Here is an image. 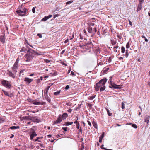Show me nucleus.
I'll return each mask as SVG.
<instances>
[{"mask_svg": "<svg viewBox=\"0 0 150 150\" xmlns=\"http://www.w3.org/2000/svg\"><path fill=\"white\" fill-rule=\"evenodd\" d=\"M122 109L125 108V104L123 102L122 103Z\"/></svg>", "mask_w": 150, "mask_h": 150, "instance_id": "nucleus-42", "label": "nucleus"}, {"mask_svg": "<svg viewBox=\"0 0 150 150\" xmlns=\"http://www.w3.org/2000/svg\"><path fill=\"white\" fill-rule=\"evenodd\" d=\"M142 8V5L141 4H139L137 8V11H138L140 10Z\"/></svg>", "mask_w": 150, "mask_h": 150, "instance_id": "nucleus-24", "label": "nucleus"}, {"mask_svg": "<svg viewBox=\"0 0 150 150\" xmlns=\"http://www.w3.org/2000/svg\"><path fill=\"white\" fill-rule=\"evenodd\" d=\"M40 103L41 105H45V102H40Z\"/></svg>", "mask_w": 150, "mask_h": 150, "instance_id": "nucleus-54", "label": "nucleus"}, {"mask_svg": "<svg viewBox=\"0 0 150 150\" xmlns=\"http://www.w3.org/2000/svg\"><path fill=\"white\" fill-rule=\"evenodd\" d=\"M2 85L8 89H10L11 87L9 82L7 80H3L1 82Z\"/></svg>", "mask_w": 150, "mask_h": 150, "instance_id": "nucleus-5", "label": "nucleus"}, {"mask_svg": "<svg viewBox=\"0 0 150 150\" xmlns=\"http://www.w3.org/2000/svg\"><path fill=\"white\" fill-rule=\"evenodd\" d=\"M69 41V40L68 39H67L64 41V43H67V42H68Z\"/></svg>", "mask_w": 150, "mask_h": 150, "instance_id": "nucleus-63", "label": "nucleus"}, {"mask_svg": "<svg viewBox=\"0 0 150 150\" xmlns=\"http://www.w3.org/2000/svg\"><path fill=\"white\" fill-rule=\"evenodd\" d=\"M27 9L24 7L21 8L16 11L17 13L21 16H24L25 15L27 12Z\"/></svg>", "mask_w": 150, "mask_h": 150, "instance_id": "nucleus-4", "label": "nucleus"}, {"mask_svg": "<svg viewBox=\"0 0 150 150\" xmlns=\"http://www.w3.org/2000/svg\"><path fill=\"white\" fill-rule=\"evenodd\" d=\"M73 2V0H71L69 1H67L66 3L67 5H68L72 3Z\"/></svg>", "mask_w": 150, "mask_h": 150, "instance_id": "nucleus-36", "label": "nucleus"}, {"mask_svg": "<svg viewBox=\"0 0 150 150\" xmlns=\"http://www.w3.org/2000/svg\"><path fill=\"white\" fill-rule=\"evenodd\" d=\"M24 71V69L22 70H21L20 71V74H21L23 73V72Z\"/></svg>", "mask_w": 150, "mask_h": 150, "instance_id": "nucleus-60", "label": "nucleus"}, {"mask_svg": "<svg viewBox=\"0 0 150 150\" xmlns=\"http://www.w3.org/2000/svg\"><path fill=\"white\" fill-rule=\"evenodd\" d=\"M35 8L36 7H34L32 9V12L33 13H35Z\"/></svg>", "mask_w": 150, "mask_h": 150, "instance_id": "nucleus-49", "label": "nucleus"}, {"mask_svg": "<svg viewBox=\"0 0 150 150\" xmlns=\"http://www.w3.org/2000/svg\"><path fill=\"white\" fill-rule=\"evenodd\" d=\"M48 19V17L47 16H45L42 19V21H45Z\"/></svg>", "mask_w": 150, "mask_h": 150, "instance_id": "nucleus-33", "label": "nucleus"}, {"mask_svg": "<svg viewBox=\"0 0 150 150\" xmlns=\"http://www.w3.org/2000/svg\"><path fill=\"white\" fill-rule=\"evenodd\" d=\"M130 33L132 35H134L135 34V31L134 30H132L130 31Z\"/></svg>", "mask_w": 150, "mask_h": 150, "instance_id": "nucleus-34", "label": "nucleus"}, {"mask_svg": "<svg viewBox=\"0 0 150 150\" xmlns=\"http://www.w3.org/2000/svg\"><path fill=\"white\" fill-rule=\"evenodd\" d=\"M34 53L35 54H36L38 55H41L43 54V53L42 52H37V51H36L35 50Z\"/></svg>", "mask_w": 150, "mask_h": 150, "instance_id": "nucleus-22", "label": "nucleus"}, {"mask_svg": "<svg viewBox=\"0 0 150 150\" xmlns=\"http://www.w3.org/2000/svg\"><path fill=\"white\" fill-rule=\"evenodd\" d=\"M5 122V120L3 118L0 117V124Z\"/></svg>", "mask_w": 150, "mask_h": 150, "instance_id": "nucleus-31", "label": "nucleus"}, {"mask_svg": "<svg viewBox=\"0 0 150 150\" xmlns=\"http://www.w3.org/2000/svg\"><path fill=\"white\" fill-rule=\"evenodd\" d=\"M88 31L89 33H91L93 32V29L91 27H89L88 29Z\"/></svg>", "mask_w": 150, "mask_h": 150, "instance_id": "nucleus-21", "label": "nucleus"}, {"mask_svg": "<svg viewBox=\"0 0 150 150\" xmlns=\"http://www.w3.org/2000/svg\"><path fill=\"white\" fill-rule=\"evenodd\" d=\"M19 58H18L17 59L15 62L14 64L18 66V62L19 61Z\"/></svg>", "mask_w": 150, "mask_h": 150, "instance_id": "nucleus-25", "label": "nucleus"}, {"mask_svg": "<svg viewBox=\"0 0 150 150\" xmlns=\"http://www.w3.org/2000/svg\"><path fill=\"white\" fill-rule=\"evenodd\" d=\"M33 104L34 105H40V102L38 101L36 99L34 100V101H33Z\"/></svg>", "mask_w": 150, "mask_h": 150, "instance_id": "nucleus-17", "label": "nucleus"}, {"mask_svg": "<svg viewBox=\"0 0 150 150\" xmlns=\"http://www.w3.org/2000/svg\"><path fill=\"white\" fill-rule=\"evenodd\" d=\"M62 119L61 117V115H59L57 120L55 122L56 124H58L60 123L62 121Z\"/></svg>", "mask_w": 150, "mask_h": 150, "instance_id": "nucleus-10", "label": "nucleus"}, {"mask_svg": "<svg viewBox=\"0 0 150 150\" xmlns=\"http://www.w3.org/2000/svg\"><path fill=\"white\" fill-rule=\"evenodd\" d=\"M2 91L3 92L4 94L5 95L10 97H11L12 95V94L9 93L7 91L3 90H2Z\"/></svg>", "mask_w": 150, "mask_h": 150, "instance_id": "nucleus-13", "label": "nucleus"}, {"mask_svg": "<svg viewBox=\"0 0 150 150\" xmlns=\"http://www.w3.org/2000/svg\"><path fill=\"white\" fill-rule=\"evenodd\" d=\"M121 52L122 53H124L125 52V47L122 46L121 47Z\"/></svg>", "mask_w": 150, "mask_h": 150, "instance_id": "nucleus-30", "label": "nucleus"}, {"mask_svg": "<svg viewBox=\"0 0 150 150\" xmlns=\"http://www.w3.org/2000/svg\"><path fill=\"white\" fill-rule=\"evenodd\" d=\"M29 119L32 121L35 122L39 123L40 120L35 117H30Z\"/></svg>", "mask_w": 150, "mask_h": 150, "instance_id": "nucleus-8", "label": "nucleus"}, {"mask_svg": "<svg viewBox=\"0 0 150 150\" xmlns=\"http://www.w3.org/2000/svg\"><path fill=\"white\" fill-rule=\"evenodd\" d=\"M45 61L46 63H49L50 62V61L48 59H45Z\"/></svg>", "mask_w": 150, "mask_h": 150, "instance_id": "nucleus-59", "label": "nucleus"}, {"mask_svg": "<svg viewBox=\"0 0 150 150\" xmlns=\"http://www.w3.org/2000/svg\"><path fill=\"white\" fill-rule=\"evenodd\" d=\"M84 149V146L82 144L81 145V147L79 149V150H83Z\"/></svg>", "mask_w": 150, "mask_h": 150, "instance_id": "nucleus-47", "label": "nucleus"}, {"mask_svg": "<svg viewBox=\"0 0 150 150\" xmlns=\"http://www.w3.org/2000/svg\"><path fill=\"white\" fill-rule=\"evenodd\" d=\"M30 51L27 53L24 56V60L26 62H30L32 61L35 56L34 53L35 50L33 49H30Z\"/></svg>", "mask_w": 150, "mask_h": 150, "instance_id": "nucleus-2", "label": "nucleus"}, {"mask_svg": "<svg viewBox=\"0 0 150 150\" xmlns=\"http://www.w3.org/2000/svg\"><path fill=\"white\" fill-rule=\"evenodd\" d=\"M109 88L115 89H120L121 88L120 85H117L113 83V84H111V86H109Z\"/></svg>", "mask_w": 150, "mask_h": 150, "instance_id": "nucleus-7", "label": "nucleus"}, {"mask_svg": "<svg viewBox=\"0 0 150 150\" xmlns=\"http://www.w3.org/2000/svg\"><path fill=\"white\" fill-rule=\"evenodd\" d=\"M19 128H20L19 126H11V127H10V129L12 130L13 129H19Z\"/></svg>", "mask_w": 150, "mask_h": 150, "instance_id": "nucleus-20", "label": "nucleus"}, {"mask_svg": "<svg viewBox=\"0 0 150 150\" xmlns=\"http://www.w3.org/2000/svg\"><path fill=\"white\" fill-rule=\"evenodd\" d=\"M61 93V90L55 92L54 93V95L57 96L59 94Z\"/></svg>", "mask_w": 150, "mask_h": 150, "instance_id": "nucleus-27", "label": "nucleus"}, {"mask_svg": "<svg viewBox=\"0 0 150 150\" xmlns=\"http://www.w3.org/2000/svg\"><path fill=\"white\" fill-rule=\"evenodd\" d=\"M18 66L14 64L11 67V71L7 70V74L10 77L14 79L16 77V75L17 72V70L18 68Z\"/></svg>", "mask_w": 150, "mask_h": 150, "instance_id": "nucleus-3", "label": "nucleus"}, {"mask_svg": "<svg viewBox=\"0 0 150 150\" xmlns=\"http://www.w3.org/2000/svg\"><path fill=\"white\" fill-rule=\"evenodd\" d=\"M111 43L112 45L116 44L117 43V41L114 40H111Z\"/></svg>", "mask_w": 150, "mask_h": 150, "instance_id": "nucleus-23", "label": "nucleus"}, {"mask_svg": "<svg viewBox=\"0 0 150 150\" xmlns=\"http://www.w3.org/2000/svg\"><path fill=\"white\" fill-rule=\"evenodd\" d=\"M117 37L119 38V39H121L122 38V37L121 35H117Z\"/></svg>", "mask_w": 150, "mask_h": 150, "instance_id": "nucleus-51", "label": "nucleus"}, {"mask_svg": "<svg viewBox=\"0 0 150 150\" xmlns=\"http://www.w3.org/2000/svg\"><path fill=\"white\" fill-rule=\"evenodd\" d=\"M129 24L131 26H132V22L130 21L129 20Z\"/></svg>", "mask_w": 150, "mask_h": 150, "instance_id": "nucleus-62", "label": "nucleus"}, {"mask_svg": "<svg viewBox=\"0 0 150 150\" xmlns=\"http://www.w3.org/2000/svg\"><path fill=\"white\" fill-rule=\"evenodd\" d=\"M132 127L134 128H135V129H136L137 128V125L135 124H133L132 125Z\"/></svg>", "mask_w": 150, "mask_h": 150, "instance_id": "nucleus-38", "label": "nucleus"}, {"mask_svg": "<svg viewBox=\"0 0 150 150\" xmlns=\"http://www.w3.org/2000/svg\"><path fill=\"white\" fill-rule=\"evenodd\" d=\"M45 99L49 103L51 101V99L49 97L48 95H45Z\"/></svg>", "mask_w": 150, "mask_h": 150, "instance_id": "nucleus-18", "label": "nucleus"}, {"mask_svg": "<svg viewBox=\"0 0 150 150\" xmlns=\"http://www.w3.org/2000/svg\"><path fill=\"white\" fill-rule=\"evenodd\" d=\"M67 127L62 128V129L65 132L67 131Z\"/></svg>", "mask_w": 150, "mask_h": 150, "instance_id": "nucleus-46", "label": "nucleus"}, {"mask_svg": "<svg viewBox=\"0 0 150 150\" xmlns=\"http://www.w3.org/2000/svg\"><path fill=\"white\" fill-rule=\"evenodd\" d=\"M109 69V68H107L105 70L103 71V73H105Z\"/></svg>", "mask_w": 150, "mask_h": 150, "instance_id": "nucleus-48", "label": "nucleus"}, {"mask_svg": "<svg viewBox=\"0 0 150 150\" xmlns=\"http://www.w3.org/2000/svg\"><path fill=\"white\" fill-rule=\"evenodd\" d=\"M119 48V46L118 45V43L116 44V45L113 47V49H117Z\"/></svg>", "mask_w": 150, "mask_h": 150, "instance_id": "nucleus-40", "label": "nucleus"}, {"mask_svg": "<svg viewBox=\"0 0 150 150\" xmlns=\"http://www.w3.org/2000/svg\"><path fill=\"white\" fill-rule=\"evenodd\" d=\"M68 117V115L67 113H64L61 115V117L63 120L65 119Z\"/></svg>", "mask_w": 150, "mask_h": 150, "instance_id": "nucleus-14", "label": "nucleus"}, {"mask_svg": "<svg viewBox=\"0 0 150 150\" xmlns=\"http://www.w3.org/2000/svg\"><path fill=\"white\" fill-rule=\"evenodd\" d=\"M150 116L149 115H146L144 118V122H146L148 124L150 120Z\"/></svg>", "mask_w": 150, "mask_h": 150, "instance_id": "nucleus-11", "label": "nucleus"}, {"mask_svg": "<svg viewBox=\"0 0 150 150\" xmlns=\"http://www.w3.org/2000/svg\"><path fill=\"white\" fill-rule=\"evenodd\" d=\"M76 117V118H77V119H76L75 121H74V123L76 124H76H77V123H79V122H78V121H77V120H78V117Z\"/></svg>", "mask_w": 150, "mask_h": 150, "instance_id": "nucleus-43", "label": "nucleus"}, {"mask_svg": "<svg viewBox=\"0 0 150 150\" xmlns=\"http://www.w3.org/2000/svg\"><path fill=\"white\" fill-rule=\"evenodd\" d=\"M50 87V86H49L47 87V88L45 89L44 90V95H47V93L48 90Z\"/></svg>", "mask_w": 150, "mask_h": 150, "instance_id": "nucleus-16", "label": "nucleus"}, {"mask_svg": "<svg viewBox=\"0 0 150 150\" xmlns=\"http://www.w3.org/2000/svg\"><path fill=\"white\" fill-rule=\"evenodd\" d=\"M53 71H54V72L53 73L52 76H54L57 75V72L54 70H53Z\"/></svg>", "mask_w": 150, "mask_h": 150, "instance_id": "nucleus-35", "label": "nucleus"}, {"mask_svg": "<svg viewBox=\"0 0 150 150\" xmlns=\"http://www.w3.org/2000/svg\"><path fill=\"white\" fill-rule=\"evenodd\" d=\"M106 111H107V112L108 115L109 116H112V113L110 112L109 110L107 108H106Z\"/></svg>", "mask_w": 150, "mask_h": 150, "instance_id": "nucleus-26", "label": "nucleus"}, {"mask_svg": "<svg viewBox=\"0 0 150 150\" xmlns=\"http://www.w3.org/2000/svg\"><path fill=\"white\" fill-rule=\"evenodd\" d=\"M76 128L78 129H79V128H80L79 127V123H77V124H76Z\"/></svg>", "mask_w": 150, "mask_h": 150, "instance_id": "nucleus-50", "label": "nucleus"}, {"mask_svg": "<svg viewBox=\"0 0 150 150\" xmlns=\"http://www.w3.org/2000/svg\"><path fill=\"white\" fill-rule=\"evenodd\" d=\"M41 138H40V137H38L35 140V141H38L39 142H40V140H39V139H40Z\"/></svg>", "mask_w": 150, "mask_h": 150, "instance_id": "nucleus-45", "label": "nucleus"}, {"mask_svg": "<svg viewBox=\"0 0 150 150\" xmlns=\"http://www.w3.org/2000/svg\"><path fill=\"white\" fill-rule=\"evenodd\" d=\"M73 122H65V123H64V125L67 126L69 125H71L73 124Z\"/></svg>", "mask_w": 150, "mask_h": 150, "instance_id": "nucleus-19", "label": "nucleus"}, {"mask_svg": "<svg viewBox=\"0 0 150 150\" xmlns=\"http://www.w3.org/2000/svg\"><path fill=\"white\" fill-rule=\"evenodd\" d=\"M69 88V86L68 85H67L66 86L65 88V89L66 90H68Z\"/></svg>", "mask_w": 150, "mask_h": 150, "instance_id": "nucleus-52", "label": "nucleus"}, {"mask_svg": "<svg viewBox=\"0 0 150 150\" xmlns=\"http://www.w3.org/2000/svg\"><path fill=\"white\" fill-rule=\"evenodd\" d=\"M33 81V79L29 78H25L24 79V81L28 83V84L30 83Z\"/></svg>", "mask_w": 150, "mask_h": 150, "instance_id": "nucleus-12", "label": "nucleus"}, {"mask_svg": "<svg viewBox=\"0 0 150 150\" xmlns=\"http://www.w3.org/2000/svg\"><path fill=\"white\" fill-rule=\"evenodd\" d=\"M72 110V109H69L67 111L69 113H71Z\"/></svg>", "mask_w": 150, "mask_h": 150, "instance_id": "nucleus-55", "label": "nucleus"}, {"mask_svg": "<svg viewBox=\"0 0 150 150\" xmlns=\"http://www.w3.org/2000/svg\"><path fill=\"white\" fill-rule=\"evenodd\" d=\"M30 132L29 134H30V139L32 140L34 136H36L37 135V134L35 132V130L34 129L30 128L29 129Z\"/></svg>", "mask_w": 150, "mask_h": 150, "instance_id": "nucleus-6", "label": "nucleus"}, {"mask_svg": "<svg viewBox=\"0 0 150 150\" xmlns=\"http://www.w3.org/2000/svg\"><path fill=\"white\" fill-rule=\"evenodd\" d=\"M30 49H32L31 48H28V49H27L26 47H23L21 48L20 52H24L25 53H26L27 52L28 53L30 51Z\"/></svg>", "mask_w": 150, "mask_h": 150, "instance_id": "nucleus-9", "label": "nucleus"}, {"mask_svg": "<svg viewBox=\"0 0 150 150\" xmlns=\"http://www.w3.org/2000/svg\"><path fill=\"white\" fill-rule=\"evenodd\" d=\"M96 95H94L93 96H90L88 98V99L90 100H91L93 99L95 97Z\"/></svg>", "mask_w": 150, "mask_h": 150, "instance_id": "nucleus-32", "label": "nucleus"}, {"mask_svg": "<svg viewBox=\"0 0 150 150\" xmlns=\"http://www.w3.org/2000/svg\"><path fill=\"white\" fill-rule=\"evenodd\" d=\"M109 83L110 84V86H111V84H113V83L112 82V80H109Z\"/></svg>", "mask_w": 150, "mask_h": 150, "instance_id": "nucleus-53", "label": "nucleus"}, {"mask_svg": "<svg viewBox=\"0 0 150 150\" xmlns=\"http://www.w3.org/2000/svg\"><path fill=\"white\" fill-rule=\"evenodd\" d=\"M144 0H139V4H141L142 5V4L144 2Z\"/></svg>", "mask_w": 150, "mask_h": 150, "instance_id": "nucleus-44", "label": "nucleus"}, {"mask_svg": "<svg viewBox=\"0 0 150 150\" xmlns=\"http://www.w3.org/2000/svg\"><path fill=\"white\" fill-rule=\"evenodd\" d=\"M37 35L40 38L42 37V35L41 34L38 33V34Z\"/></svg>", "mask_w": 150, "mask_h": 150, "instance_id": "nucleus-58", "label": "nucleus"}, {"mask_svg": "<svg viewBox=\"0 0 150 150\" xmlns=\"http://www.w3.org/2000/svg\"><path fill=\"white\" fill-rule=\"evenodd\" d=\"M102 138H100V137H99V142L100 143H101L102 142Z\"/></svg>", "mask_w": 150, "mask_h": 150, "instance_id": "nucleus-56", "label": "nucleus"}, {"mask_svg": "<svg viewBox=\"0 0 150 150\" xmlns=\"http://www.w3.org/2000/svg\"><path fill=\"white\" fill-rule=\"evenodd\" d=\"M129 55V54L128 52H126L125 56L126 58H127Z\"/></svg>", "mask_w": 150, "mask_h": 150, "instance_id": "nucleus-64", "label": "nucleus"}, {"mask_svg": "<svg viewBox=\"0 0 150 150\" xmlns=\"http://www.w3.org/2000/svg\"><path fill=\"white\" fill-rule=\"evenodd\" d=\"M104 134H105V133L104 132H103L102 135L99 137L103 139L104 137Z\"/></svg>", "mask_w": 150, "mask_h": 150, "instance_id": "nucleus-41", "label": "nucleus"}, {"mask_svg": "<svg viewBox=\"0 0 150 150\" xmlns=\"http://www.w3.org/2000/svg\"><path fill=\"white\" fill-rule=\"evenodd\" d=\"M0 40L1 42L4 43L5 41V38L3 35H1L0 36Z\"/></svg>", "mask_w": 150, "mask_h": 150, "instance_id": "nucleus-15", "label": "nucleus"}, {"mask_svg": "<svg viewBox=\"0 0 150 150\" xmlns=\"http://www.w3.org/2000/svg\"><path fill=\"white\" fill-rule=\"evenodd\" d=\"M104 146L103 145H102L101 146V148L102 149H105V150H111V149H108L105 148H102V146Z\"/></svg>", "mask_w": 150, "mask_h": 150, "instance_id": "nucleus-37", "label": "nucleus"}, {"mask_svg": "<svg viewBox=\"0 0 150 150\" xmlns=\"http://www.w3.org/2000/svg\"><path fill=\"white\" fill-rule=\"evenodd\" d=\"M86 105H87L90 108H91L92 107V105L90 103H87L86 104Z\"/></svg>", "mask_w": 150, "mask_h": 150, "instance_id": "nucleus-39", "label": "nucleus"}, {"mask_svg": "<svg viewBox=\"0 0 150 150\" xmlns=\"http://www.w3.org/2000/svg\"><path fill=\"white\" fill-rule=\"evenodd\" d=\"M97 31V28L96 27H95L93 28V32L94 31L95 33Z\"/></svg>", "mask_w": 150, "mask_h": 150, "instance_id": "nucleus-57", "label": "nucleus"}, {"mask_svg": "<svg viewBox=\"0 0 150 150\" xmlns=\"http://www.w3.org/2000/svg\"><path fill=\"white\" fill-rule=\"evenodd\" d=\"M130 41H129L126 44V48H127V49H128L130 47Z\"/></svg>", "mask_w": 150, "mask_h": 150, "instance_id": "nucleus-28", "label": "nucleus"}, {"mask_svg": "<svg viewBox=\"0 0 150 150\" xmlns=\"http://www.w3.org/2000/svg\"><path fill=\"white\" fill-rule=\"evenodd\" d=\"M92 124L93 125L94 127L96 128L97 127V125L96 123V122H95L94 121H93L92 122Z\"/></svg>", "mask_w": 150, "mask_h": 150, "instance_id": "nucleus-29", "label": "nucleus"}, {"mask_svg": "<svg viewBox=\"0 0 150 150\" xmlns=\"http://www.w3.org/2000/svg\"><path fill=\"white\" fill-rule=\"evenodd\" d=\"M87 122L88 123L89 125L90 126H91V122L88 121V120L87 121Z\"/></svg>", "mask_w": 150, "mask_h": 150, "instance_id": "nucleus-61", "label": "nucleus"}, {"mask_svg": "<svg viewBox=\"0 0 150 150\" xmlns=\"http://www.w3.org/2000/svg\"><path fill=\"white\" fill-rule=\"evenodd\" d=\"M107 80L106 78H103L97 83L95 86L96 91H97L99 89L100 91L104 90L105 89V84Z\"/></svg>", "mask_w": 150, "mask_h": 150, "instance_id": "nucleus-1", "label": "nucleus"}]
</instances>
